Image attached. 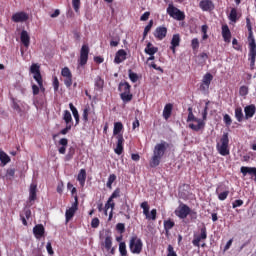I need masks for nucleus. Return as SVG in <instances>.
<instances>
[{
    "instance_id": "1",
    "label": "nucleus",
    "mask_w": 256,
    "mask_h": 256,
    "mask_svg": "<svg viewBox=\"0 0 256 256\" xmlns=\"http://www.w3.org/2000/svg\"><path fill=\"white\" fill-rule=\"evenodd\" d=\"M171 147L167 141L162 140L160 143H157L153 149V155L150 160V167L155 168L159 167L161 164V160L165 157V153H167V149Z\"/></svg>"
},
{
    "instance_id": "2",
    "label": "nucleus",
    "mask_w": 256,
    "mask_h": 256,
    "mask_svg": "<svg viewBox=\"0 0 256 256\" xmlns=\"http://www.w3.org/2000/svg\"><path fill=\"white\" fill-rule=\"evenodd\" d=\"M246 27L248 29V41H249L248 61H250V68L253 71V69H255V61H256V43H255V37H253V26L251 25V19L249 17L246 18Z\"/></svg>"
},
{
    "instance_id": "3",
    "label": "nucleus",
    "mask_w": 256,
    "mask_h": 256,
    "mask_svg": "<svg viewBox=\"0 0 256 256\" xmlns=\"http://www.w3.org/2000/svg\"><path fill=\"white\" fill-rule=\"evenodd\" d=\"M120 98L123 103H131L133 101V94L131 93V84L129 82H120L118 86Z\"/></svg>"
},
{
    "instance_id": "4",
    "label": "nucleus",
    "mask_w": 256,
    "mask_h": 256,
    "mask_svg": "<svg viewBox=\"0 0 256 256\" xmlns=\"http://www.w3.org/2000/svg\"><path fill=\"white\" fill-rule=\"evenodd\" d=\"M191 121H194V123H197V125L191 123ZM187 123L189 124V128L192 129V131H201V129H205V122L193 114V108H188V117H187Z\"/></svg>"
},
{
    "instance_id": "5",
    "label": "nucleus",
    "mask_w": 256,
    "mask_h": 256,
    "mask_svg": "<svg viewBox=\"0 0 256 256\" xmlns=\"http://www.w3.org/2000/svg\"><path fill=\"white\" fill-rule=\"evenodd\" d=\"M216 149L222 157H227V155H229V133L225 132L222 135L220 142L216 144Z\"/></svg>"
},
{
    "instance_id": "6",
    "label": "nucleus",
    "mask_w": 256,
    "mask_h": 256,
    "mask_svg": "<svg viewBox=\"0 0 256 256\" xmlns=\"http://www.w3.org/2000/svg\"><path fill=\"white\" fill-rule=\"evenodd\" d=\"M130 251L136 255H139L143 251V241L137 235H133L130 239Z\"/></svg>"
},
{
    "instance_id": "7",
    "label": "nucleus",
    "mask_w": 256,
    "mask_h": 256,
    "mask_svg": "<svg viewBox=\"0 0 256 256\" xmlns=\"http://www.w3.org/2000/svg\"><path fill=\"white\" fill-rule=\"evenodd\" d=\"M167 13L172 19H176V21H185V12L179 10V8L175 7L173 4L168 5Z\"/></svg>"
},
{
    "instance_id": "8",
    "label": "nucleus",
    "mask_w": 256,
    "mask_h": 256,
    "mask_svg": "<svg viewBox=\"0 0 256 256\" xmlns=\"http://www.w3.org/2000/svg\"><path fill=\"white\" fill-rule=\"evenodd\" d=\"M30 73L34 75V79L38 83L41 91H45V87H43V76H41L40 66L38 64H32L30 67Z\"/></svg>"
},
{
    "instance_id": "9",
    "label": "nucleus",
    "mask_w": 256,
    "mask_h": 256,
    "mask_svg": "<svg viewBox=\"0 0 256 256\" xmlns=\"http://www.w3.org/2000/svg\"><path fill=\"white\" fill-rule=\"evenodd\" d=\"M207 240V227L203 226L200 228L199 234H194L192 245L194 247H201V242Z\"/></svg>"
},
{
    "instance_id": "10",
    "label": "nucleus",
    "mask_w": 256,
    "mask_h": 256,
    "mask_svg": "<svg viewBox=\"0 0 256 256\" xmlns=\"http://www.w3.org/2000/svg\"><path fill=\"white\" fill-rule=\"evenodd\" d=\"M79 210V197L77 195L74 196V203L72 206L66 210L65 217L66 223H69L73 217H75V213Z\"/></svg>"
},
{
    "instance_id": "11",
    "label": "nucleus",
    "mask_w": 256,
    "mask_h": 256,
    "mask_svg": "<svg viewBox=\"0 0 256 256\" xmlns=\"http://www.w3.org/2000/svg\"><path fill=\"white\" fill-rule=\"evenodd\" d=\"M87 61H89V46L87 44H84L82 45L80 50L78 64L80 65V67H84V65H87Z\"/></svg>"
},
{
    "instance_id": "12",
    "label": "nucleus",
    "mask_w": 256,
    "mask_h": 256,
    "mask_svg": "<svg viewBox=\"0 0 256 256\" xmlns=\"http://www.w3.org/2000/svg\"><path fill=\"white\" fill-rule=\"evenodd\" d=\"M191 213V208L186 204H181L177 210H175L176 217L179 219H187V216Z\"/></svg>"
},
{
    "instance_id": "13",
    "label": "nucleus",
    "mask_w": 256,
    "mask_h": 256,
    "mask_svg": "<svg viewBox=\"0 0 256 256\" xmlns=\"http://www.w3.org/2000/svg\"><path fill=\"white\" fill-rule=\"evenodd\" d=\"M89 115H91L92 121H97V114H95V110L91 112V106L88 104L84 107L82 113V121H84V123L89 121Z\"/></svg>"
},
{
    "instance_id": "14",
    "label": "nucleus",
    "mask_w": 256,
    "mask_h": 256,
    "mask_svg": "<svg viewBox=\"0 0 256 256\" xmlns=\"http://www.w3.org/2000/svg\"><path fill=\"white\" fill-rule=\"evenodd\" d=\"M61 75L62 77H65L64 85L66 87H71V85H73V74L71 73L69 67H64L61 70Z\"/></svg>"
},
{
    "instance_id": "15",
    "label": "nucleus",
    "mask_w": 256,
    "mask_h": 256,
    "mask_svg": "<svg viewBox=\"0 0 256 256\" xmlns=\"http://www.w3.org/2000/svg\"><path fill=\"white\" fill-rule=\"evenodd\" d=\"M211 81H213V74L206 73L203 76L202 83L200 85V91H209V87L211 85Z\"/></svg>"
},
{
    "instance_id": "16",
    "label": "nucleus",
    "mask_w": 256,
    "mask_h": 256,
    "mask_svg": "<svg viewBox=\"0 0 256 256\" xmlns=\"http://www.w3.org/2000/svg\"><path fill=\"white\" fill-rule=\"evenodd\" d=\"M29 20V14L25 12H17L12 15V21L14 23H25Z\"/></svg>"
},
{
    "instance_id": "17",
    "label": "nucleus",
    "mask_w": 256,
    "mask_h": 256,
    "mask_svg": "<svg viewBox=\"0 0 256 256\" xmlns=\"http://www.w3.org/2000/svg\"><path fill=\"white\" fill-rule=\"evenodd\" d=\"M154 37L158 39V41H163L167 37V27L160 26L157 27L154 31Z\"/></svg>"
},
{
    "instance_id": "18",
    "label": "nucleus",
    "mask_w": 256,
    "mask_h": 256,
    "mask_svg": "<svg viewBox=\"0 0 256 256\" xmlns=\"http://www.w3.org/2000/svg\"><path fill=\"white\" fill-rule=\"evenodd\" d=\"M117 144L116 148L114 149V153L116 155H123V144L125 143V138H123V134H119L116 136Z\"/></svg>"
},
{
    "instance_id": "19",
    "label": "nucleus",
    "mask_w": 256,
    "mask_h": 256,
    "mask_svg": "<svg viewBox=\"0 0 256 256\" xmlns=\"http://www.w3.org/2000/svg\"><path fill=\"white\" fill-rule=\"evenodd\" d=\"M170 44H171L170 51H172V53H176L177 47H179V45H181V35L174 34L172 36V40H171Z\"/></svg>"
},
{
    "instance_id": "20",
    "label": "nucleus",
    "mask_w": 256,
    "mask_h": 256,
    "mask_svg": "<svg viewBox=\"0 0 256 256\" xmlns=\"http://www.w3.org/2000/svg\"><path fill=\"white\" fill-rule=\"evenodd\" d=\"M199 7L202 11H213V9H215V4H213V1L211 0H202L199 3Z\"/></svg>"
},
{
    "instance_id": "21",
    "label": "nucleus",
    "mask_w": 256,
    "mask_h": 256,
    "mask_svg": "<svg viewBox=\"0 0 256 256\" xmlns=\"http://www.w3.org/2000/svg\"><path fill=\"white\" fill-rule=\"evenodd\" d=\"M240 173H242L243 177H247V175H251L256 179V167L242 166L240 168Z\"/></svg>"
},
{
    "instance_id": "22",
    "label": "nucleus",
    "mask_w": 256,
    "mask_h": 256,
    "mask_svg": "<svg viewBox=\"0 0 256 256\" xmlns=\"http://www.w3.org/2000/svg\"><path fill=\"white\" fill-rule=\"evenodd\" d=\"M127 59V52L123 49H120L116 52L115 58H114V63L119 65L120 63H123Z\"/></svg>"
},
{
    "instance_id": "23",
    "label": "nucleus",
    "mask_w": 256,
    "mask_h": 256,
    "mask_svg": "<svg viewBox=\"0 0 256 256\" xmlns=\"http://www.w3.org/2000/svg\"><path fill=\"white\" fill-rule=\"evenodd\" d=\"M20 41L26 48L31 45V36H29V32H27V30H22L20 34Z\"/></svg>"
},
{
    "instance_id": "24",
    "label": "nucleus",
    "mask_w": 256,
    "mask_h": 256,
    "mask_svg": "<svg viewBox=\"0 0 256 256\" xmlns=\"http://www.w3.org/2000/svg\"><path fill=\"white\" fill-rule=\"evenodd\" d=\"M33 234L36 237V239H41V237H44L45 227L43 226V224H38V225L34 226Z\"/></svg>"
},
{
    "instance_id": "25",
    "label": "nucleus",
    "mask_w": 256,
    "mask_h": 256,
    "mask_svg": "<svg viewBox=\"0 0 256 256\" xmlns=\"http://www.w3.org/2000/svg\"><path fill=\"white\" fill-rule=\"evenodd\" d=\"M245 119H251L256 113V107L254 104H250L244 108Z\"/></svg>"
},
{
    "instance_id": "26",
    "label": "nucleus",
    "mask_w": 256,
    "mask_h": 256,
    "mask_svg": "<svg viewBox=\"0 0 256 256\" xmlns=\"http://www.w3.org/2000/svg\"><path fill=\"white\" fill-rule=\"evenodd\" d=\"M222 37L225 43H231V30H229L228 25L222 26Z\"/></svg>"
},
{
    "instance_id": "27",
    "label": "nucleus",
    "mask_w": 256,
    "mask_h": 256,
    "mask_svg": "<svg viewBox=\"0 0 256 256\" xmlns=\"http://www.w3.org/2000/svg\"><path fill=\"white\" fill-rule=\"evenodd\" d=\"M59 145H61V147L58 149V152L60 153V155H65L66 151H67V145H69V140L67 138H62L59 140Z\"/></svg>"
},
{
    "instance_id": "28",
    "label": "nucleus",
    "mask_w": 256,
    "mask_h": 256,
    "mask_svg": "<svg viewBox=\"0 0 256 256\" xmlns=\"http://www.w3.org/2000/svg\"><path fill=\"white\" fill-rule=\"evenodd\" d=\"M37 199V184L32 183L29 189V201H35Z\"/></svg>"
},
{
    "instance_id": "29",
    "label": "nucleus",
    "mask_w": 256,
    "mask_h": 256,
    "mask_svg": "<svg viewBox=\"0 0 256 256\" xmlns=\"http://www.w3.org/2000/svg\"><path fill=\"white\" fill-rule=\"evenodd\" d=\"M86 179H87V171L85 169H81L77 176V181H79L81 187H85Z\"/></svg>"
},
{
    "instance_id": "30",
    "label": "nucleus",
    "mask_w": 256,
    "mask_h": 256,
    "mask_svg": "<svg viewBox=\"0 0 256 256\" xmlns=\"http://www.w3.org/2000/svg\"><path fill=\"white\" fill-rule=\"evenodd\" d=\"M171 113H173V104L168 103L165 105L163 110V117L166 121L169 119V117H171Z\"/></svg>"
},
{
    "instance_id": "31",
    "label": "nucleus",
    "mask_w": 256,
    "mask_h": 256,
    "mask_svg": "<svg viewBox=\"0 0 256 256\" xmlns=\"http://www.w3.org/2000/svg\"><path fill=\"white\" fill-rule=\"evenodd\" d=\"M157 51H159V48L153 46V44L151 42L147 43L146 48L144 50L146 55H155V53H157Z\"/></svg>"
},
{
    "instance_id": "32",
    "label": "nucleus",
    "mask_w": 256,
    "mask_h": 256,
    "mask_svg": "<svg viewBox=\"0 0 256 256\" xmlns=\"http://www.w3.org/2000/svg\"><path fill=\"white\" fill-rule=\"evenodd\" d=\"M69 108H70V111L72 112V115L75 119V123L76 125H79V111L77 110V108L75 107V105H73V103H70L69 104Z\"/></svg>"
},
{
    "instance_id": "33",
    "label": "nucleus",
    "mask_w": 256,
    "mask_h": 256,
    "mask_svg": "<svg viewBox=\"0 0 256 256\" xmlns=\"http://www.w3.org/2000/svg\"><path fill=\"white\" fill-rule=\"evenodd\" d=\"M141 209H143V214L145 215L146 219L151 220V215L149 213V202L144 201L140 204Z\"/></svg>"
},
{
    "instance_id": "34",
    "label": "nucleus",
    "mask_w": 256,
    "mask_h": 256,
    "mask_svg": "<svg viewBox=\"0 0 256 256\" xmlns=\"http://www.w3.org/2000/svg\"><path fill=\"white\" fill-rule=\"evenodd\" d=\"M63 120L66 125H73V116H71V112H69V110L64 111Z\"/></svg>"
},
{
    "instance_id": "35",
    "label": "nucleus",
    "mask_w": 256,
    "mask_h": 256,
    "mask_svg": "<svg viewBox=\"0 0 256 256\" xmlns=\"http://www.w3.org/2000/svg\"><path fill=\"white\" fill-rule=\"evenodd\" d=\"M121 131H123V123L121 122L114 123L113 135H116V137H118V135H121L120 134Z\"/></svg>"
},
{
    "instance_id": "36",
    "label": "nucleus",
    "mask_w": 256,
    "mask_h": 256,
    "mask_svg": "<svg viewBox=\"0 0 256 256\" xmlns=\"http://www.w3.org/2000/svg\"><path fill=\"white\" fill-rule=\"evenodd\" d=\"M0 161L2 165H7V163L11 162V158L4 151H0Z\"/></svg>"
},
{
    "instance_id": "37",
    "label": "nucleus",
    "mask_w": 256,
    "mask_h": 256,
    "mask_svg": "<svg viewBox=\"0 0 256 256\" xmlns=\"http://www.w3.org/2000/svg\"><path fill=\"white\" fill-rule=\"evenodd\" d=\"M228 18H229V21H231L232 23H237V21L239 20V17L237 16V10L235 8L231 9Z\"/></svg>"
},
{
    "instance_id": "38",
    "label": "nucleus",
    "mask_w": 256,
    "mask_h": 256,
    "mask_svg": "<svg viewBox=\"0 0 256 256\" xmlns=\"http://www.w3.org/2000/svg\"><path fill=\"white\" fill-rule=\"evenodd\" d=\"M104 247L106 251H111V248L113 247V238L111 236H107L104 240Z\"/></svg>"
},
{
    "instance_id": "39",
    "label": "nucleus",
    "mask_w": 256,
    "mask_h": 256,
    "mask_svg": "<svg viewBox=\"0 0 256 256\" xmlns=\"http://www.w3.org/2000/svg\"><path fill=\"white\" fill-rule=\"evenodd\" d=\"M115 181H117V175L110 174L109 177H108V181L106 183V187L108 189H113V183H115Z\"/></svg>"
},
{
    "instance_id": "40",
    "label": "nucleus",
    "mask_w": 256,
    "mask_h": 256,
    "mask_svg": "<svg viewBox=\"0 0 256 256\" xmlns=\"http://www.w3.org/2000/svg\"><path fill=\"white\" fill-rule=\"evenodd\" d=\"M173 227H175V222L173 220L169 219L164 221V229L166 233H169Z\"/></svg>"
},
{
    "instance_id": "41",
    "label": "nucleus",
    "mask_w": 256,
    "mask_h": 256,
    "mask_svg": "<svg viewBox=\"0 0 256 256\" xmlns=\"http://www.w3.org/2000/svg\"><path fill=\"white\" fill-rule=\"evenodd\" d=\"M243 109L241 107H237L235 109V118L238 121V123H241L243 121Z\"/></svg>"
},
{
    "instance_id": "42",
    "label": "nucleus",
    "mask_w": 256,
    "mask_h": 256,
    "mask_svg": "<svg viewBox=\"0 0 256 256\" xmlns=\"http://www.w3.org/2000/svg\"><path fill=\"white\" fill-rule=\"evenodd\" d=\"M103 85H105V81L100 76H97L95 79V88L98 91H101V89H103Z\"/></svg>"
},
{
    "instance_id": "43",
    "label": "nucleus",
    "mask_w": 256,
    "mask_h": 256,
    "mask_svg": "<svg viewBox=\"0 0 256 256\" xmlns=\"http://www.w3.org/2000/svg\"><path fill=\"white\" fill-rule=\"evenodd\" d=\"M219 190H220V188L218 187L216 189V193L218 195L219 201H225V199H227V197H229V190H226V191L221 192V193H219Z\"/></svg>"
},
{
    "instance_id": "44",
    "label": "nucleus",
    "mask_w": 256,
    "mask_h": 256,
    "mask_svg": "<svg viewBox=\"0 0 256 256\" xmlns=\"http://www.w3.org/2000/svg\"><path fill=\"white\" fill-rule=\"evenodd\" d=\"M119 253L121 256H127V244L125 242H120Z\"/></svg>"
},
{
    "instance_id": "45",
    "label": "nucleus",
    "mask_w": 256,
    "mask_h": 256,
    "mask_svg": "<svg viewBox=\"0 0 256 256\" xmlns=\"http://www.w3.org/2000/svg\"><path fill=\"white\" fill-rule=\"evenodd\" d=\"M128 75L132 83H137V81H139V75H137V73L133 72L132 70L128 71Z\"/></svg>"
},
{
    "instance_id": "46",
    "label": "nucleus",
    "mask_w": 256,
    "mask_h": 256,
    "mask_svg": "<svg viewBox=\"0 0 256 256\" xmlns=\"http://www.w3.org/2000/svg\"><path fill=\"white\" fill-rule=\"evenodd\" d=\"M72 7L75 13H79V9H81V0H72Z\"/></svg>"
},
{
    "instance_id": "47",
    "label": "nucleus",
    "mask_w": 256,
    "mask_h": 256,
    "mask_svg": "<svg viewBox=\"0 0 256 256\" xmlns=\"http://www.w3.org/2000/svg\"><path fill=\"white\" fill-rule=\"evenodd\" d=\"M239 95L241 97H247V95H249V87L241 86L239 89Z\"/></svg>"
},
{
    "instance_id": "48",
    "label": "nucleus",
    "mask_w": 256,
    "mask_h": 256,
    "mask_svg": "<svg viewBox=\"0 0 256 256\" xmlns=\"http://www.w3.org/2000/svg\"><path fill=\"white\" fill-rule=\"evenodd\" d=\"M117 197H121V189L119 188H116L108 199H110V201H113V199H117Z\"/></svg>"
},
{
    "instance_id": "49",
    "label": "nucleus",
    "mask_w": 256,
    "mask_h": 256,
    "mask_svg": "<svg viewBox=\"0 0 256 256\" xmlns=\"http://www.w3.org/2000/svg\"><path fill=\"white\" fill-rule=\"evenodd\" d=\"M208 111H209V102L206 103L204 110L202 112V121L205 123V121H207V115H208Z\"/></svg>"
},
{
    "instance_id": "50",
    "label": "nucleus",
    "mask_w": 256,
    "mask_h": 256,
    "mask_svg": "<svg viewBox=\"0 0 256 256\" xmlns=\"http://www.w3.org/2000/svg\"><path fill=\"white\" fill-rule=\"evenodd\" d=\"M167 256H177V252H175V248L171 244L167 247Z\"/></svg>"
},
{
    "instance_id": "51",
    "label": "nucleus",
    "mask_w": 256,
    "mask_h": 256,
    "mask_svg": "<svg viewBox=\"0 0 256 256\" xmlns=\"http://www.w3.org/2000/svg\"><path fill=\"white\" fill-rule=\"evenodd\" d=\"M72 127V124H66V127L60 131V135H67L71 131Z\"/></svg>"
},
{
    "instance_id": "52",
    "label": "nucleus",
    "mask_w": 256,
    "mask_h": 256,
    "mask_svg": "<svg viewBox=\"0 0 256 256\" xmlns=\"http://www.w3.org/2000/svg\"><path fill=\"white\" fill-rule=\"evenodd\" d=\"M191 47H192L193 51H197V49H199V39H197V38L192 39Z\"/></svg>"
},
{
    "instance_id": "53",
    "label": "nucleus",
    "mask_w": 256,
    "mask_h": 256,
    "mask_svg": "<svg viewBox=\"0 0 256 256\" xmlns=\"http://www.w3.org/2000/svg\"><path fill=\"white\" fill-rule=\"evenodd\" d=\"M105 209H111V211H114L115 209V202L110 201V199L108 198L106 204H105Z\"/></svg>"
},
{
    "instance_id": "54",
    "label": "nucleus",
    "mask_w": 256,
    "mask_h": 256,
    "mask_svg": "<svg viewBox=\"0 0 256 256\" xmlns=\"http://www.w3.org/2000/svg\"><path fill=\"white\" fill-rule=\"evenodd\" d=\"M224 123L226 127H230L231 123H233V120L231 119V116H229V114L224 115Z\"/></svg>"
},
{
    "instance_id": "55",
    "label": "nucleus",
    "mask_w": 256,
    "mask_h": 256,
    "mask_svg": "<svg viewBox=\"0 0 256 256\" xmlns=\"http://www.w3.org/2000/svg\"><path fill=\"white\" fill-rule=\"evenodd\" d=\"M99 225H100L99 218H97V217L93 218L91 221L92 229H97V227H99Z\"/></svg>"
},
{
    "instance_id": "56",
    "label": "nucleus",
    "mask_w": 256,
    "mask_h": 256,
    "mask_svg": "<svg viewBox=\"0 0 256 256\" xmlns=\"http://www.w3.org/2000/svg\"><path fill=\"white\" fill-rule=\"evenodd\" d=\"M46 250L48 255H55V251H53V246L51 245V242H47Z\"/></svg>"
},
{
    "instance_id": "57",
    "label": "nucleus",
    "mask_w": 256,
    "mask_h": 256,
    "mask_svg": "<svg viewBox=\"0 0 256 256\" xmlns=\"http://www.w3.org/2000/svg\"><path fill=\"white\" fill-rule=\"evenodd\" d=\"M12 109H14V111H17V113H21V106H19L15 99H13L12 102Z\"/></svg>"
},
{
    "instance_id": "58",
    "label": "nucleus",
    "mask_w": 256,
    "mask_h": 256,
    "mask_svg": "<svg viewBox=\"0 0 256 256\" xmlns=\"http://www.w3.org/2000/svg\"><path fill=\"white\" fill-rule=\"evenodd\" d=\"M53 87L55 92L59 91V79L56 76L53 78Z\"/></svg>"
},
{
    "instance_id": "59",
    "label": "nucleus",
    "mask_w": 256,
    "mask_h": 256,
    "mask_svg": "<svg viewBox=\"0 0 256 256\" xmlns=\"http://www.w3.org/2000/svg\"><path fill=\"white\" fill-rule=\"evenodd\" d=\"M6 177H15V168H9L6 171Z\"/></svg>"
},
{
    "instance_id": "60",
    "label": "nucleus",
    "mask_w": 256,
    "mask_h": 256,
    "mask_svg": "<svg viewBox=\"0 0 256 256\" xmlns=\"http://www.w3.org/2000/svg\"><path fill=\"white\" fill-rule=\"evenodd\" d=\"M243 205V200H235L232 203V207L233 209H237V207H241Z\"/></svg>"
},
{
    "instance_id": "61",
    "label": "nucleus",
    "mask_w": 256,
    "mask_h": 256,
    "mask_svg": "<svg viewBox=\"0 0 256 256\" xmlns=\"http://www.w3.org/2000/svg\"><path fill=\"white\" fill-rule=\"evenodd\" d=\"M116 229L119 231V233H123L125 231V224L123 223H118L116 225Z\"/></svg>"
},
{
    "instance_id": "62",
    "label": "nucleus",
    "mask_w": 256,
    "mask_h": 256,
    "mask_svg": "<svg viewBox=\"0 0 256 256\" xmlns=\"http://www.w3.org/2000/svg\"><path fill=\"white\" fill-rule=\"evenodd\" d=\"M150 15H151V12H145V13L140 17V21H148Z\"/></svg>"
},
{
    "instance_id": "63",
    "label": "nucleus",
    "mask_w": 256,
    "mask_h": 256,
    "mask_svg": "<svg viewBox=\"0 0 256 256\" xmlns=\"http://www.w3.org/2000/svg\"><path fill=\"white\" fill-rule=\"evenodd\" d=\"M150 219H152V221H155V219H157V209H152L151 210Z\"/></svg>"
},
{
    "instance_id": "64",
    "label": "nucleus",
    "mask_w": 256,
    "mask_h": 256,
    "mask_svg": "<svg viewBox=\"0 0 256 256\" xmlns=\"http://www.w3.org/2000/svg\"><path fill=\"white\" fill-rule=\"evenodd\" d=\"M153 27V20H150L149 23L147 24V26L144 28V31H146V33H149V31H151Z\"/></svg>"
}]
</instances>
